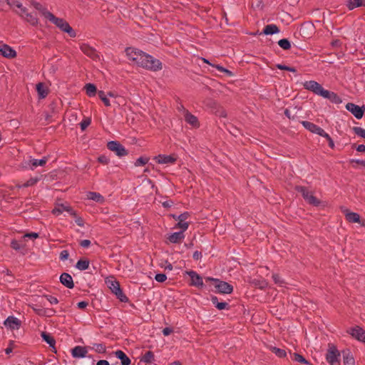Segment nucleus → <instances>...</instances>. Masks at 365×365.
Listing matches in <instances>:
<instances>
[{
    "mask_svg": "<svg viewBox=\"0 0 365 365\" xmlns=\"http://www.w3.org/2000/svg\"><path fill=\"white\" fill-rule=\"evenodd\" d=\"M125 53L129 58L138 66L152 71H158L163 68V65L159 59H157L140 50L133 48H126Z\"/></svg>",
    "mask_w": 365,
    "mask_h": 365,
    "instance_id": "obj_1",
    "label": "nucleus"
},
{
    "mask_svg": "<svg viewBox=\"0 0 365 365\" xmlns=\"http://www.w3.org/2000/svg\"><path fill=\"white\" fill-rule=\"evenodd\" d=\"M294 190L301 193L302 197L308 204L314 207H319L321 205L322 201L314 196L312 192H310L307 187L296 185Z\"/></svg>",
    "mask_w": 365,
    "mask_h": 365,
    "instance_id": "obj_2",
    "label": "nucleus"
},
{
    "mask_svg": "<svg viewBox=\"0 0 365 365\" xmlns=\"http://www.w3.org/2000/svg\"><path fill=\"white\" fill-rule=\"evenodd\" d=\"M48 16H50L48 20L55 24L58 28H59L62 31L67 33L70 37H76V31L72 29V27L66 20L61 18H58L53 14H49Z\"/></svg>",
    "mask_w": 365,
    "mask_h": 365,
    "instance_id": "obj_3",
    "label": "nucleus"
},
{
    "mask_svg": "<svg viewBox=\"0 0 365 365\" xmlns=\"http://www.w3.org/2000/svg\"><path fill=\"white\" fill-rule=\"evenodd\" d=\"M326 360L330 365H340V352L333 344H329Z\"/></svg>",
    "mask_w": 365,
    "mask_h": 365,
    "instance_id": "obj_4",
    "label": "nucleus"
},
{
    "mask_svg": "<svg viewBox=\"0 0 365 365\" xmlns=\"http://www.w3.org/2000/svg\"><path fill=\"white\" fill-rule=\"evenodd\" d=\"M71 355L73 358H88L90 359L91 365H94L95 359L91 355H87L88 346H76L71 351Z\"/></svg>",
    "mask_w": 365,
    "mask_h": 365,
    "instance_id": "obj_5",
    "label": "nucleus"
},
{
    "mask_svg": "<svg viewBox=\"0 0 365 365\" xmlns=\"http://www.w3.org/2000/svg\"><path fill=\"white\" fill-rule=\"evenodd\" d=\"M38 237V233L37 232H30L26 233L21 237L20 240H14L11 242V246L14 250H19L24 248L26 245L25 242L29 240H33Z\"/></svg>",
    "mask_w": 365,
    "mask_h": 365,
    "instance_id": "obj_6",
    "label": "nucleus"
},
{
    "mask_svg": "<svg viewBox=\"0 0 365 365\" xmlns=\"http://www.w3.org/2000/svg\"><path fill=\"white\" fill-rule=\"evenodd\" d=\"M107 148L114 152L118 157H123L128 154V150L118 141L112 140L107 143Z\"/></svg>",
    "mask_w": 365,
    "mask_h": 365,
    "instance_id": "obj_7",
    "label": "nucleus"
},
{
    "mask_svg": "<svg viewBox=\"0 0 365 365\" xmlns=\"http://www.w3.org/2000/svg\"><path fill=\"white\" fill-rule=\"evenodd\" d=\"M48 161V157H43L42 159H29L22 163V168L24 169L34 170L38 166H44Z\"/></svg>",
    "mask_w": 365,
    "mask_h": 365,
    "instance_id": "obj_8",
    "label": "nucleus"
},
{
    "mask_svg": "<svg viewBox=\"0 0 365 365\" xmlns=\"http://www.w3.org/2000/svg\"><path fill=\"white\" fill-rule=\"evenodd\" d=\"M345 107L356 118L359 120L362 118L365 111V106H359L353 103H348Z\"/></svg>",
    "mask_w": 365,
    "mask_h": 365,
    "instance_id": "obj_9",
    "label": "nucleus"
},
{
    "mask_svg": "<svg viewBox=\"0 0 365 365\" xmlns=\"http://www.w3.org/2000/svg\"><path fill=\"white\" fill-rule=\"evenodd\" d=\"M346 332L354 339L365 343V330L362 327L355 326L347 329Z\"/></svg>",
    "mask_w": 365,
    "mask_h": 365,
    "instance_id": "obj_10",
    "label": "nucleus"
},
{
    "mask_svg": "<svg viewBox=\"0 0 365 365\" xmlns=\"http://www.w3.org/2000/svg\"><path fill=\"white\" fill-rule=\"evenodd\" d=\"M185 273L190 277V286L202 288L204 287L202 277L195 271H186Z\"/></svg>",
    "mask_w": 365,
    "mask_h": 365,
    "instance_id": "obj_11",
    "label": "nucleus"
},
{
    "mask_svg": "<svg viewBox=\"0 0 365 365\" xmlns=\"http://www.w3.org/2000/svg\"><path fill=\"white\" fill-rule=\"evenodd\" d=\"M303 86L305 89L313 92L317 96H321L322 92L324 91V88L321 84L315 81H308L303 83Z\"/></svg>",
    "mask_w": 365,
    "mask_h": 365,
    "instance_id": "obj_12",
    "label": "nucleus"
},
{
    "mask_svg": "<svg viewBox=\"0 0 365 365\" xmlns=\"http://www.w3.org/2000/svg\"><path fill=\"white\" fill-rule=\"evenodd\" d=\"M216 292L220 294H231L233 292V287L230 284L218 279L215 284Z\"/></svg>",
    "mask_w": 365,
    "mask_h": 365,
    "instance_id": "obj_13",
    "label": "nucleus"
},
{
    "mask_svg": "<svg viewBox=\"0 0 365 365\" xmlns=\"http://www.w3.org/2000/svg\"><path fill=\"white\" fill-rule=\"evenodd\" d=\"M19 16L24 17V14L26 11V8L24 7L19 0H5Z\"/></svg>",
    "mask_w": 365,
    "mask_h": 365,
    "instance_id": "obj_14",
    "label": "nucleus"
},
{
    "mask_svg": "<svg viewBox=\"0 0 365 365\" xmlns=\"http://www.w3.org/2000/svg\"><path fill=\"white\" fill-rule=\"evenodd\" d=\"M80 48L85 55L90 57L93 60L99 59V56L96 50L94 48L90 46L88 44L82 43L80 46Z\"/></svg>",
    "mask_w": 365,
    "mask_h": 365,
    "instance_id": "obj_15",
    "label": "nucleus"
},
{
    "mask_svg": "<svg viewBox=\"0 0 365 365\" xmlns=\"http://www.w3.org/2000/svg\"><path fill=\"white\" fill-rule=\"evenodd\" d=\"M188 212H185L178 216V222L175 225V227L180 229L182 231H185L189 226V223L185 220L190 217Z\"/></svg>",
    "mask_w": 365,
    "mask_h": 365,
    "instance_id": "obj_16",
    "label": "nucleus"
},
{
    "mask_svg": "<svg viewBox=\"0 0 365 365\" xmlns=\"http://www.w3.org/2000/svg\"><path fill=\"white\" fill-rule=\"evenodd\" d=\"M301 123L306 129H307L310 132H312L313 133H316L320 136H322L325 132L322 128H320L317 125H316L313 123H311L309 121L303 120L301 122Z\"/></svg>",
    "mask_w": 365,
    "mask_h": 365,
    "instance_id": "obj_17",
    "label": "nucleus"
},
{
    "mask_svg": "<svg viewBox=\"0 0 365 365\" xmlns=\"http://www.w3.org/2000/svg\"><path fill=\"white\" fill-rule=\"evenodd\" d=\"M322 97L328 99L330 102L335 104H339L341 103V98L334 92L324 89L322 92Z\"/></svg>",
    "mask_w": 365,
    "mask_h": 365,
    "instance_id": "obj_18",
    "label": "nucleus"
},
{
    "mask_svg": "<svg viewBox=\"0 0 365 365\" xmlns=\"http://www.w3.org/2000/svg\"><path fill=\"white\" fill-rule=\"evenodd\" d=\"M0 55L8 58H13L16 56V52L9 45L2 44L0 45Z\"/></svg>",
    "mask_w": 365,
    "mask_h": 365,
    "instance_id": "obj_19",
    "label": "nucleus"
},
{
    "mask_svg": "<svg viewBox=\"0 0 365 365\" xmlns=\"http://www.w3.org/2000/svg\"><path fill=\"white\" fill-rule=\"evenodd\" d=\"M4 324L11 329H18L21 326V322L16 317L10 316L4 321Z\"/></svg>",
    "mask_w": 365,
    "mask_h": 365,
    "instance_id": "obj_20",
    "label": "nucleus"
},
{
    "mask_svg": "<svg viewBox=\"0 0 365 365\" xmlns=\"http://www.w3.org/2000/svg\"><path fill=\"white\" fill-rule=\"evenodd\" d=\"M60 282L68 289H72L74 287L73 278L68 273L64 272L61 274Z\"/></svg>",
    "mask_w": 365,
    "mask_h": 365,
    "instance_id": "obj_21",
    "label": "nucleus"
},
{
    "mask_svg": "<svg viewBox=\"0 0 365 365\" xmlns=\"http://www.w3.org/2000/svg\"><path fill=\"white\" fill-rule=\"evenodd\" d=\"M184 118L185 120L192 127L198 128L200 126L197 118L190 113L187 110H185Z\"/></svg>",
    "mask_w": 365,
    "mask_h": 365,
    "instance_id": "obj_22",
    "label": "nucleus"
},
{
    "mask_svg": "<svg viewBox=\"0 0 365 365\" xmlns=\"http://www.w3.org/2000/svg\"><path fill=\"white\" fill-rule=\"evenodd\" d=\"M154 160L159 164H173L176 161L175 158L165 155H158L154 158Z\"/></svg>",
    "mask_w": 365,
    "mask_h": 365,
    "instance_id": "obj_23",
    "label": "nucleus"
},
{
    "mask_svg": "<svg viewBox=\"0 0 365 365\" xmlns=\"http://www.w3.org/2000/svg\"><path fill=\"white\" fill-rule=\"evenodd\" d=\"M342 355L344 365H355V361L350 350H343Z\"/></svg>",
    "mask_w": 365,
    "mask_h": 365,
    "instance_id": "obj_24",
    "label": "nucleus"
},
{
    "mask_svg": "<svg viewBox=\"0 0 365 365\" xmlns=\"http://www.w3.org/2000/svg\"><path fill=\"white\" fill-rule=\"evenodd\" d=\"M31 5L38 11H39L42 15L49 19H50V16H48L49 14L50 15H52L53 14L51 13L50 11H48L46 7L43 6L42 4L39 2H37V1H31Z\"/></svg>",
    "mask_w": 365,
    "mask_h": 365,
    "instance_id": "obj_25",
    "label": "nucleus"
},
{
    "mask_svg": "<svg viewBox=\"0 0 365 365\" xmlns=\"http://www.w3.org/2000/svg\"><path fill=\"white\" fill-rule=\"evenodd\" d=\"M114 354L120 360L121 365H130L131 364L130 359L123 351L117 350Z\"/></svg>",
    "mask_w": 365,
    "mask_h": 365,
    "instance_id": "obj_26",
    "label": "nucleus"
},
{
    "mask_svg": "<svg viewBox=\"0 0 365 365\" xmlns=\"http://www.w3.org/2000/svg\"><path fill=\"white\" fill-rule=\"evenodd\" d=\"M23 18L32 26H36L38 24V19L36 13H29L26 10V13L24 14Z\"/></svg>",
    "mask_w": 365,
    "mask_h": 365,
    "instance_id": "obj_27",
    "label": "nucleus"
},
{
    "mask_svg": "<svg viewBox=\"0 0 365 365\" xmlns=\"http://www.w3.org/2000/svg\"><path fill=\"white\" fill-rule=\"evenodd\" d=\"M184 237V231L180 230L170 235L168 240L170 242L178 243L180 242Z\"/></svg>",
    "mask_w": 365,
    "mask_h": 365,
    "instance_id": "obj_28",
    "label": "nucleus"
},
{
    "mask_svg": "<svg viewBox=\"0 0 365 365\" xmlns=\"http://www.w3.org/2000/svg\"><path fill=\"white\" fill-rule=\"evenodd\" d=\"M279 32V29L275 24H268L264 26L262 34L264 35H272Z\"/></svg>",
    "mask_w": 365,
    "mask_h": 365,
    "instance_id": "obj_29",
    "label": "nucleus"
},
{
    "mask_svg": "<svg viewBox=\"0 0 365 365\" xmlns=\"http://www.w3.org/2000/svg\"><path fill=\"white\" fill-rule=\"evenodd\" d=\"M41 337L43 339V341H45L48 344H49V346L53 349V351L56 352V341L54 338L49 334L44 331L41 333Z\"/></svg>",
    "mask_w": 365,
    "mask_h": 365,
    "instance_id": "obj_30",
    "label": "nucleus"
},
{
    "mask_svg": "<svg viewBox=\"0 0 365 365\" xmlns=\"http://www.w3.org/2000/svg\"><path fill=\"white\" fill-rule=\"evenodd\" d=\"M211 302L215 306V307L219 310L222 309H229L230 305L227 302H219L218 299L216 296H212Z\"/></svg>",
    "mask_w": 365,
    "mask_h": 365,
    "instance_id": "obj_31",
    "label": "nucleus"
},
{
    "mask_svg": "<svg viewBox=\"0 0 365 365\" xmlns=\"http://www.w3.org/2000/svg\"><path fill=\"white\" fill-rule=\"evenodd\" d=\"M346 6L349 10L359 6H365V0H347Z\"/></svg>",
    "mask_w": 365,
    "mask_h": 365,
    "instance_id": "obj_32",
    "label": "nucleus"
},
{
    "mask_svg": "<svg viewBox=\"0 0 365 365\" xmlns=\"http://www.w3.org/2000/svg\"><path fill=\"white\" fill-rule=\"evenodd\" d=\"M140 361L145 364H152L155 361L154 353L151 351H148L140 358Z\"/></svg>",
    "mask_w": 365,
    "mask_h": 365,
    "instance_id": "obj_33",
    "label": "nucleus"
},
{
    "mask_svg": "<svg viewBox=\"0 0 365 365\" xmlns=\"http://www.w3.org/2000/svg\"><path fill=\"white\" fill-rule=\"evenodd\" d=\"M36 91H37L38 95L39 96V98H44L48 95V91L45 88L43 83H38L36 85Z\"/></svg>",
    "mask_w": 365,
    "mask_h": 365,
    "instance_id": "obj_34",
    "label": "nucleus"
},
{
    "mask_svg": "<svg viewBox=\"0 0 365 365\" xmlns=\"http://www.w3.org/2000/svg\"><path fill=\"white\" fill-rule=\"evenodd\" d=\"M346 219L349 222H359L360 215L356 212H347L346 213Z\"/></svg>",
    "mask_w": 365,
    "mask_h": 365,
    "instance_id": "obj_35",
    "label": "nucleus"
},
{
    "mask_svg": "<svg viewBox=\"0 0 365 365\" xmlns=\"http://www.w3.org/2000/svg\"><path fill=\"white\" fill-rule=\"evenodd\" d=\"M89 260L86 258H83V259H79L76 264V267L79 269V270H86L89 267Z\"/></svg>",
    "mask_w": 365,
    "mask_h": 365,
    "instance_id": "obj_36",
    "label": "nucleus"
},
{
    "mask_svg": "<svg viewBox=\"0 0 365 365\" xmlns=\"http://www.w3.org/2000/svg\"><path fill=\"white\" fill-rule=\"evenodd\" d=\"M86 94L91 97L95 96L97 92L96 86L93 83H87L85 86Z\"/></svg>",
    "mask_w": 365,
    "mask_h": 365,
    "instance_id": "obj_37",
    "label": "nucleus"
},
{
    "mask_svg": "<svg viewBox=\"0 0 365 365\" xmlns=\"http://www.w3.org/2000/svg\"><path fill=\"white\" fill-rule=\"evenodd\" d=\"M291 358L293 361L299 362L301 364L310 365V363L301 354L297 353L291 354Z\"/></svg>",
    "mask_w": 365,
    "mask_h": 365,
    "instance_id": "obj_38",
    "label": "nucleus"
},
{
    "mask_svg": "<svg viewBox=\"0 0 365 365\" xmlns=\"http://www.w3.org/2000/svg\"><path fill=\"white\" fill-rule=\"evenodd\" d=\"M269 349L279 358H284L287 356V352L284 349H279L275 346H270Z\"/></svg>",
    "mask_w": 365,
    "mask_h": 365,
    "instance_id": "obj_39",
    "label": "nucleus"
},
{
    "mask_svg": "<svg viewBox=\"0 0 365 365\" xmlns=\"http://www.w3.org/2000/svg\"><path fill=\"white\" fill-rule=\"evenodd\" d=\"M91 349H94L99 354H104L106 351V346L103 343H94Z\"/></svg>",
    "mask_w": 365,
    "mask_h": 365,
    "instance_id": "obj_40",
    "label": "nucleus"
},
{
    "mask_svg": "<svg viewBox=\"0 0 365 365\" xmlns=\"http://www.w3.org/2000/svg\"><path fill=\"white\" fill-rule=\"evenodd\" d=\"M116 290L113 294H115L117 298L122 302H128L129 300L128 297L124 294L121 288H116Z\"/></svg>",
    "mask_w": 365,
    "mask_h": 365,
    "instance_id": "obj_41",
    "label": "nucleus"
},
{
    "mask_svg": "<svg viewBox=\"0 0 365 365\" xmlns=\"http://www.w3.org/2000/svg\"><path fill=\"white\" fill-rule=\"evenodd\" d=\"M87 196L89 200H92L96 202H103V197L98 192H89L88 193Z\"/></svg>",
    "mask_w": 365,
    "mask_h": 365,
    "instance_id": "obj_42",
    "label": "nucleus"
},
{
    "mask_svg": "<svg viewBox=\"0 0 365 365\" xmlns=\"http://www.w3.org/2000/svg\"><path fill=\"white\" fill-rule=\"evenodd\" d=\"M106 284H108V287H109V289H110L113 293L117 291L116 288L120 287L119 282L114 279L107 280Z\"/></svg>",
    "mask_w": 365,
    "mask_h": 365,
    "instance_id": "obj_43",
    "label": "nucleus"
},
{
    "mask_svg": "<svg viewBox=\"0 0 365 365\" xmlns=\"http://www.w3.org/2000/svg\"><path fill=\"white\" fill-rule=\"evenodd\" d=\"M68 205L64 204H58L54 209L52 210V213L53 215H59L61 214L63 211H66V209Z\"/></svg>",
    "mask_w": 365,
    "mask_h": 365,
    "instance_id": "obj_44",
    "label": "nucleus"
},
{
    "mask_svg": "<svg viewBox=\"0 0 365 365\" xmlns=\"http://www.w3.org/2000/svg\"><path fill=\"white\" fill-rule=\"evenodd\" d=\"M39 177H34L31 178L29 180H28L25 183H24L22 185L19 186L20 187H28L30 186L34 185L36 183H37L40 180Z\"/></svg>",
    "mask_w": 365,
    "mask_h": 365,
    "instance_id": "obj_45",
    "label": "nucleus"
},
{
    "mask_svg": "<svg viewBox=\"0 0 365 365\" xmlns=\"http://www.w3.org/2000/svg\"><path fill=\"white\" fill-rule=\"evenodd\" d=\"M278 45L284 50H289L291 48L290 41L287 38L280 39Z\"/></svg>",
    "mask_w": 365,
    "mask_h": 365,
    "instance_id": "obj_46",
    "label": "nucleus"
},
{
    "mask_svg": "<svg viewBox=\"0 0 365 365\" xmlns=\"http://www.w3.org/2000/svg\"><path fill=\"white\" fill-rule=\"evenodd\" d=\"M252 284L259 289H264L267 287V283L265 280L253 279Z\"/></svg>",
    "mask_w": 365,
    "mask_h": 365,
    "instance_id": "obj_47",
    "label": "nucleus"
},
{
    "mask_svg": "<svg viewBox=\"0 0 365 365\" xmlns=\"http://www.w3.org/2000/svg\"><path fill=\"white\" fill-rule=\"evenodd\" d=\"M212 66L216 68L219 71L224 73L227 76H233V73L231 71L222 67L220 65H212Z\"/></svg>",
    "mask_w": 365,
    "mask_h": 365,
    "instance_id": "obj_48",
    "label": "nucleus"
},
{
    "mask_svg": "<svg viewBox=\"0 0 365 365\" xmlns=\"http://www.w3.org/2000/svg\"><path fill=\"white\" fill-rule=\"evenodd\" d=\"M148 160H149L148 158L141 156L136 160V161L135 163V166L145 165V164H147L148 163Z\"/></svg>",
    "mask_w": 365,
    "mask_h": 365,
    "instance_id": "obj_49",
    "label": "nucleus"
},
{
    "mask_svg": "<svg viewBox=\"0 0 365 365\" xmlns=\"http://www.w3.org/2000/svg\"><path fill=\"white\" fill-rule=\"evenodd\" d=\"M353 131L354 133L363 138H365V129L361 127H354Z\"/></svg>",
    "mask_w": 365,
    "mask_h": 365,
    "instance_id": "obj_50",
    "label": "nucleus"
},
{
    "mask_svg": "<svg viewBox=\"0 0 365 365\" xmlns=\"http://www.w3.org/2000/svg\"><path fill=\"white\" fill-rule=\"evenodd\" d=\"M91 120L90 118H85L83 120H82L80 123L81 129V130H85L87 127L91 124Z\"/></svg>",
    "mask_w": 365,
    "mask_h": 365,
    "instance_id": "obj_51",
    "label": "nucleus"
},
{
    "mask_svg": "<svg viewBox=\"0 0 365 365\" xmlns=\"http://www.w3.org/2000/svg\"><path fill=\"white\" fill-rule=\"evenodd\" d=\"M98 161L103 164V165H108L110 162V159L108 157L104 155H100L98 158Z\"/></svg>",
    "mask_w": 365,
    "mask_h": 365,
    "instance_id": "obj_52",
    "label": "nucleus"
},
{
    "mask_svg": "<svg viewBox=\"0 0 365 365\" xmlns=\"http://www.w3.org/2000/svg\"><path fill=\"white\" fill-rule=\"evenodd\" d=\"M272 279L275 284H279L282 286L284 282L283 279H281L280 276L278 274H274L272 275Z\"/></svg>",
    "mask_w": 365,
    "mask_h": 365,
    "instance_id": "obj_53",
    "label": "nucleus"
},
{
    "mask_svg": "<svg viewBox=\"0 0 365 365\" xmlns=\"http://www.w3.org/2000/svg\"><path fill=\"white\" fill-rule=\"evenodd\" d=\"M155 279L158 282H164L167 279V276L163 273L157 274L155 276Z\"/></svg>",
    "mask_w": 365,
    "mask_h": 365,
    "instance_id": "obj_54",
    "label": "nucleus"
},
{
    "mask_svg": "<svg viewBox=\"0 0 365 365\" xmlns=\"http://www.w3.org/2000/svg\"><path fill=\"white\" fill-rule=\"evenodd\" d=\"M113 103L117 105L118 106L124 105L125 99L123 96H120L119 97H117L115 99L113 100Z\"/></svg>",
    "mask_w": 365,
    "mask_h": 365,
    "instance_id": "obj_55",
    "label": "nucleus"
},
{
    "mask_svg": "<svg viewBox=\"0 0 365 365\" xmlns=\"http://www.w3.org/2000/svg\"><path fill=\"white\" fill-rule=\"evenodd\" d=\"M322 137L325 138L328 140L329 146L331 148H334V140H332V138L330 137V135L328 133L324 132V133L323 134V135Z\"/></svg>",
    "mask_w": 365,
    "mask_h": 365,
    "instance_id": "obj_56",
    "label": "nucleus"
},
{
    "mask_svg": "<svg viewBox=\"0 0 365 365\" xmlns=\"http://www.w3.org/2000/svg\"><path fill=\"white\" fill-rule=\"evenodd\" d=\"M46 299L51 304H56L58 303V300L56 297L51 296V295H45L44 296Z\"/></svg>",
    "mask_w": 365,
    "mask_h": 365,
    "instance_id": "obj_57",
    "label": "nucleus"
},
{
    "mask_svg": "<svg viewBox=\"0 0 365 365\" xmlns=\"http://www.w3.org/2000/svg\"><path fill=\"white\" fill-rule=\"evenodd\" d=\"M75 217V222L78 226H80V227L84 226V220L82 217L77 216V215H76V217Z\"/></svg>",
    "mask_w": 365,
    "mask_h": 365,
    "instance_id": "obj_58",
    "label": "nucleus"
},
{
    "mask_svg": "<svg viewBox=\"0 0 365 365\" xmlns=\"http://www.w3.org/2000/svg\"><path fill=\"white\" fill-rule=\"evenodd\" d=\"M79 245L83 248H88L89 247V245H91V241L89 240H83L80 242Z\"/></svg>",
    "mask_w": 365,
    "mask_h": 365,
    "instance_id": "obj_59",
    "label": "nucleus"
},
{
    "mask_svg": "<svg viewBox=\"0 0 365 365\" xmlns=\"http://www.w3.org/2000/svg\"><path fill=\"white\" fill-rule=\"evenodd\" d=\"M173 331V329L171 327H165L162 332L164 336H168Z\"/></svg>",
    "mask_w": 365,
    "mask_h": 365,
    "instance_id": "obj_60",
    "label": "nucleus"
},
{
    "mask_svg": "<svg viewBox=\"0 0 365 365\" xmlns=\"http://www.w3.org/2000/svg\"><path fill=\"white\" fill-rule=\"evenodd\" d=\"M88 305V302L86 301H82L77 304L78 308L81 309H85Z\"/></svg>",
    "mask_w": 365,
    "mask_h": 365,
    "instance_id": "obj_61",
    "label": "nucleus"
},
{
    "mask_svg": "<svg viewBox=\"0 0 365 365\" xmlns=\"http://www.w3.org/2000/svg\"><path fill=\"white\" fill-rule=\"evenodd\" d=\"M174 202L172 200H166L162 203L163 207L169 208L173 205Z\"/></svg>",
    "mask_w": 365,
    "mask_h": 365,
    "instance_id": "obj_62",
    "label": "nucleus"
},
{
    "mask_svg": "<svg viewBox=\"0 0 365 365\" xmlns=\"http://www.w3.org/2000/svg\"><path fill=\"white\" fill-rule=\"evenodd\" d=\"M66 212H68L73 217H76V212L69 205L67 206V207L66 209Z\"/></svg>",
    "mask_w": 365,
    "mask_h": 365,
    "instance_id": "obj_63",
    "label": "nucleus"
},
{
    "mask_svg": "<svg viewBox=\"0 0 365 365\" xmlns=\"http://www.w3.org/2000/svg\"><path fill=\"white\" fill-rule=\"evenodd\" d=\"M350 163H355L356 164L361 165H363L365 168V160H364L351 159L350 160Z\"/></svg>",
    "mask_w": 365,
    "mask_h": 365,
    "instance_id": "obj_64",
    "label": "nucleus"
}]
</instances>
